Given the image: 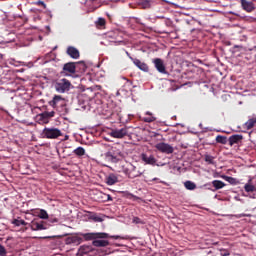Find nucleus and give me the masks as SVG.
<instances>
[{"label":"nucleus","mask_w":256,"mask_h":256,"mask_svg":"<svg viewBox=\"0 0 256 256\" xmlns=\"http://www.w3.org/2000/svg\"><path fill=\"white\" fill-rule=\"evenodd\" d=\"M87 70V66L84 62H67L65 64V76L67 77L71 73L72 75H75V73H85Z\"/></svg>","instance_id":"nucleus-1"},{"label":"nucleus","mask_w":256,"mask_h":256,"mask_svg":"<svg viewBox=\"0 0 256 256\" xmlns=\"http://www.w3.org/2000/svg\"><path fill=\"white\" fill-rule=\"evenodd\" d=\"M123 173L128 179H136V177H141L143 172L137 170V167L133 164H127L126 167H123Z\"/></svg>","instance_id":"nucleus-2"},{"label":"nucleus","mask_w":256,"mask_h":256,"mask_svg":"<svg viewBox=\"0 0 256 256\" xmlns=\"http://www.w3.org/2000/svg\"><path fill=\"white\" fill-rule=\"evenodd\" d=\"M85 241H93V239H121V236H109L107 233H85L82 234Z\"/></svg>","instance_id":"nucleus-3"},{"label":"nucleus","mask_w":256,"mask_h":256,"mask_svg":"<svg viewBox=\"0 0 256 256\" xmlns=\"http://www.w3.org/2000/svg\"><path fill=\"white\" fill-rule=\"evenodd\" d=\"M109 135L113 137V139H125V137H129V128L126 126L122 128H112Z\"/></svg>","instance_id":"nucleus-4"},{"label":"nucleus","mask_w":256,"mask_h":256,"mask_svg":"<svg viewBox=\"0 0 256 256\" xmlns=\"http://www.w3.org/2000/svg\"><path fill=\"white\" fill-rule=\"evenodd\" d=\"M53 117H55V111H45L36 116V121L39 123V125H47V123H49Z\"/></svg>","instance_id":"nucleus-5"},{"label":"nucleus","mask_w":256,"mask_h":256,"mask_svg":"<svg viewBox=\"0 0 256 256\" xmlns=\"http://www.w3.org/2000/svg\"><path fill=\"white\" fill-rule=\"evenodd\" d=\"M140 159L145 165H151L152 167L157 165V158H155V155L151 152L142 153Z\"/></svg>","instance_id":"nucleus-6"},{"label":"nucleus","mask_w":256,"mask_h":256,"mask_svg":"<svg viewBox=\"0 0 256 256\" xmlns=\"http://www.w3.org/2000/svg\"><path fill=\"white\" fill-rule=\"evenodd\" d=\"M155 149H157V151H159L160 153H165L166 155H171V153L175 151L173 146L165 142H160L156 144Z\"/></svg>","instance_id":"nucleus-7"},{"label":"nucleus","mask_w":256,"mask_h":256,"mask_svg":"<svg viewBox=\"0 0 256 256\" xmlns=\"http://www.w3.org/2000/svg\"><path fill=\"white\" fill-rule=\"evenodd\" d=\"M43 135L46 139H57V137H61V130L57 128H45L43 130Z\"/></svg>","instance_id":"nucleus-8"},{"label":"nucleus","mask_w":256,"mask_h":256,"mask_svg":"<svg viewBox=\"0 0 256 256\" xmlns=\"http://www.w3.org/2000/svg\"><path fill=\"white\" fill-rule=\"evenodd\" d=\"M29 227L32 229V231H45L46 229H49V225L45 221H32L29 224Z\"/></svg>","instance_id":"nucleus-9"},{"label":"nucleus","mask_w":256,"mask_h":256,"mask_svg":"<svg viewBox=\"0 0 256 256\" xmlns=\"http://www.w3.org/2000/svg\"><path fill=\"white\" fill-rule=\"evenodd\" d=\"M152 63L154 64L155 69L158 71V73H161L162 75H167V68L165 67V63L161 58L153 59Z\"/></svg>","instance_id":"nucleus-10"},{"label":"nucleus","mask_w":256,"mask_h":256,"mask_svg":"<svg viewBox=\"0 0 256 256\" xmlns=\"http://www.w3.org/2000/svg\"><path fill=\"white\" fill-rule=\"evenodd\" d=\"M93 97H95V93L91 88L83 90L79 95V99H82L84 103H89Z\"/></svg>","instance_id":"nucleus-11"},{"label":"nucleus","mask_w":256,"mask_h":256,"mask_svg":"<svg viewBox=\"0 0 256 256\" xmlns=\"http://www.w3.org/2000/svg\"><path fill=\"white\" fill-rule=\"evenodd\" d=\"M131 60L133 61L134 65L137 66L138 69H140V71H144V73H149V65H147V63L141 62V60L137 58H131Z\"/></svg>","instance_id":"nucleus-12"},{"label":"nucleus","mask_w":256,"mask_h":256,"mask_svg":"<svg viewBox=\"0 0 256 256\" xmlns=\"http://www.w3.org/2000/svg\"><path fill=\"white\" fill-rule=\"evenodd\" d=\"M66 53L68 57H71V59H79V57H81L79 50L73 46H69Z\"/></svg>","instance_id":"nucleus-13"},{"label":"nucleus","mask_w":256,"mask_h":256,"mask_svg":"<svg viewBox=\"0 0 256 256\" xmlns=\"http://www.w3.org/2000/svg\"><path fill=\"white\" fill-rule=\"evenodd\" d=\"M241 141H243V135L241 134H234L228 138L230 147H233V145H239Z\"/></svg>","instance_id":"nucleus-14"},{"label":"nucleus","mask_w":256,"mask_h":256,"mask_svg":"<svg viewBox=\"0 0 256 256\" xmlns=\"http://www.w3.org/2000/svg\"><path fill=\"white\" fill-rule=\"evenodd\" d=\"M242 9L244 11H247V13H251L252 11H255V4L251 1L247 0H241Z\"/></svg>","instance_id":"nucleus-15"},{"label":"nucleus","mask_w":256,"mask_h":256,"mask_svg":"<svg viewBox=\"0 0 256 256\" xmlns=\"http://www.w3.org/2000/svg\"><path fill=\"white\" fill-rule=\"evenodd\" d=\"M50 105L52 107H59L65 105V99L59 95H55L53 100L50 101Z\"/></svg>","instance_id":"nucleus-16"},{"label":"nucleus","mask_w":256,"mask_h":256,"mask_svg":"<svg viewBox=\"0 0 256 256\" xmlns=\"http://www.w3.org/2000/svg\"><path fill=\"white\" fill-rule=\"evenodd\" d=\"M81 241H82V239L79 238L78 236H68L65 239V244L66 245H71V244L80 245Z\"/></svg>","instance_id":"nucleus-17"},{"label":"nucleus","mask_w":256,"mask_h":256,"mask_svg":"<svg viewBox=\"0 0 256 256\" xmlns=\"http://www.w3.org/2000/svg\"><path fill=\"white\" fill-rule=\"evenodd\" d=\"M71 153H75L77 157H83L85 155V148L84 147H78L76 149H73L72 151L66 152V155L68 157H71Z\"/></svg>","instance_id":"nucleus-18"},{"label":"nucleus","mask_w":256,"mask_h":256,"mask_svg":"<svg viewBox=\"0 0 256 256\" xmlns=\"http://www.w3.org/2000/svg\"><path fill=\"white\" fill-rule=\"evenodd\" d=\"M104 159L105 161H107L108 163H119V158H116L111 152L110 150L106 153H104Z\"/></svg>","instance_id":"nucleus-19"},{"label":"nucleus","mask_w":256,"mask_h":256,"mask_svg":"<svg viewBox=\"0 0 256 256\" xmlns=\"http://www.w3.org/2000/svg\"><path fill=\"white\" fill-rule=\"evenodd\" d=\"M107 185H115V183H119V178L117 175L111 173L106 177Z\"/></svg>","instance_id":"nucleus-20"},{"label":"nucleus","mask_w":256,"mask_h":256,"mask_svg":"<svg viewBox=\"0 0 256 256\" xmlns=\"http://www.w3.org/2000/svg\"><path fill=\"white\" fill-rule=\"evenodd\" d=\"M55 89L57 93H65V78L55 83Z\"/></svg>","instance_id":"nucleus-21"},{"label":"nucleus","mask_w":256,"mask_h":256,"mask_svg":"<svg viewBox=\"0 0 256 256\" xmlns=\"http://www.w3.org/2000/svg\"><path fill=\"white\" fill-rule=\"evenodd\" d=\"M145 115L146 116L142 118V121H144V123H153L154 121H157V118L153 116V113L147 111Z\"/></svg>","instance_id":"nucleus-22"},{"label":"nucleus","mask_w":256,"mask_h":256,"mask_svg":"<svg viewBox=\"0 0 256 256\" xmlns=\"http://www.w3.org/2000/svg\"><path fill=\"white\" fill-rule=\"evenodd\" d=\"M255 125H256V118H250L247 122H245L244 127L249 131L250 129H253Z\"/></svg>","instance_id":"nucleus-23"},{"label":"nucleus","mask_w":256,"mask_h":256,"mask_svg":"<svg viewBox=\"0 0 256 256\" xmlns=\"http://www.w3.org/2000/svg\"><path fill=\"white\" fill-rule=\"evenodd\" d=\"M117 159H119V157H123V152L117 148V146H113L110 150H109Z\"/></svg>","instance_id":"nucleus-24"},{"label":"nucleus","mask_w":256,"mask_h":256,"mask_svg":"<svg viewBox=\"0 0 256 256\" xmlns=\"http://www.w3.org/2000/svg\"><path fill=\"white\" fill-rule=\"evenodd\" d=\"M89 251H91V247L89 246H81L78 250V253H76L77 256H83V255H87V253H89Z\"/></svg>","instance_id":"nucleus-25"},{"label":"nucleus","mask_w":256,"mask_h":256,"mask_svg":"<svg viewBox=\"0 0 256 256\" xmlns=\"http://www.w3.org/2000/svg\"><path fill=\"white\" fill-rule=\"evenodd\" d=\"M212 185L216 189V191H219V189H223V187H225L224 182L221 180H213Z\"/></svg>","instance_id":"nucleus-26"},{"label":"nucleus","mask_w":256,"mask_h":256,"mask_svg":"<svg viewBox=\"0 0 256 256\" xmlns=\"http://www.w3.org/2000/svg\"><path fill=\"white\" fill-rule=\"evenodd\" d=\"M93 245H94V247H107V245H109V241H107V240H94Z\"/></svg>","instance_id":"nucleus-27"},{"label":"nucleus","mask_w":256,"mask_h":256,"mask_svg":"<svg viewBox=\"0 0 256 256\" xmlns=\"http://www.w3.org/2000/svg\"><path fill=\"white\" fill-rule=\"evenodd\" d=\"M184 187L188 190V191H194V189H197V185L195 184V182H191V181H186L184 183Z\"/></svg>","instance_id":"nucleus-28"},{"label":"nucleus","mask_w":256,"mask_h":256,"mask_svg":"<svg viewBox=\"0 0 256 256\" xmlns=\"http://www.w3.org/2000/svg\"><path fill=\"white\" fill-rule=\"evenodd\" d=\"M228 141L229 140L227 139V136H221V135L216 136V143H220V145H227Z\"/></svg>","instance_id":"nucleus-29"},{"label":"nucleus","mask_w":256,"mask_h":256,"mask_svg":"<svg viewBox=\"0 0 256 256\" xmlns=\"http://www.w3.org/2000/svg\"><path fill=\"white\" fill-rule=\"evenodd\" d=\"M244 191H246V193H253L256 191V188L253 184L247 183L244 185Z\"/></svg>","instance_id":"nucleus-30"},{"label":"nucleus","mask_w":256,"mask_h":256,"mask_svg":"<svg viewBox=\"0 0 256 256\" xmlns=\"http://www.w3.org/2000/svg\"><path fill=\"white\" fill-rule=\"evenodd\" d=\"M12 225H15L16 227H21V225H27V222H25V220H22V219H14L12 221Z\"/></svg>","instance_id":"nucleus-31"},{"label":"nucleus","mask_w":256,"mask_h":256,"mask_svg":"<svg viewBox=\"0 0 256 256\" xmlns=\"http://www.w3.org/2000/svg\"><path fill=\"white\" fill-rule=\"evenodd\" d=\"M106 23L107 22L105 21V18H98V20L96 21V27H98V29H101L105 27Z\"/></svg>","instance_id":"nucleus-32"},{"label":"nucleus","mask_w":256,"mask_h":256,"mask_svg":"<svg viewBox=\"0 0 256 256\" xmlns=\"http://www.w3.org/2000/svg\"><path fill=\"white\" fill-rule=\"evenodd\" d=\"M206 163H209V165H213L215 162H214V157L211 156V155H205L204 157Z\"/></svg>","instance_id":"nucleus-33"},{"label":"nucleus","mask_w":256,"mask_h":256,"mask_svg":"<svg viewBox=\"0 0 256 256\" xmlns=\"http://www.w3.org/2000/svg\"><path fill=\"white\" fill-rule=\"evenodd\" d=\"M132 223H135L136 225H145V222L139 217H134Z\"/></svg>","instance_id":"nucleus-34"},{"label":"nucleus","mask_w":256,"mask_h":256,"mask_svg":"<svg viewBox=\"0 0 256 256\" xmlns=\"http://www.w3.org/2000/svg\"><path fill=\"white\" fill-rule=\"evenodd\" d=\"M90 219H92V221H95V223H101V222H103V218H101V217H99V216H97V215H92V216L90 217Z\"/></svg>","instance_id":"nucleus-35"},{"label":"nucleus","mask_w":256,"mask_h":256,"mask_svg":"<svg viewBox=\"0 0 256 256\" xmlns=\"http://www.w3.org/2000/svg\"><path fill=\"white\" fill-rule=\"evenodd\" d=\"M39 217H40V219H47L49 217V214H47V211L41 210Z\"/></svg>","instance_id":"nucleus-36"},{"label":"nucleus","mask_w":256,"mask_h":256,"mask_svg":"<svg viewBox=\"0 0 256 256\" xmlns=\"http://www.w3.org/2000/svg\"><path fill=\"white\" fill-rule=\"evenodd\" d=\"M223 179H225L226 181H228V183H231V185H233L235 183V178L231 177V176H222Z\"/></svg>","instance_id":"nucleus-37"},{"label":"nucleus","mask_w":256,"mask_h":256,"mask_svg":"<svg viewBox=\"0 0 256 256\" xmlns=\"http://www.w3.org/2000/svg\"><path fill=\"white\" fill-rule=\"evenodd\" d=\"M0 256H7V249H5L4 246L1 244H0Z\"/></svg>","instance_id":"nucleus-38"},{"label":"nucleus","mask_w":256,"mask_h":256,"mask_svg":"<svg viewBox=\"0 0 256 256\" xmlns=\"http://www.w3.org/2000/svg\"><path fill=\"white\" fill-rule=\"evenodd\" d=\"M69 89H73V85H71L69 80H65V91H69Z\"/></svg>","instance_id":"nucleus-39"},{"label":"nucleus","mask_w":256,"mask_h":256,"mask_svg":"<svg viewBox=\"0 0 256 256\" xmlns=\"http://www.w3.org/2000/svg\"><path fill=\"white\" fill-rule=\"evenodd\" d=\"M66 177H75V172L73 170H69L68 173H65Z\"/></svg>","instance_id":"nucleus-40"},{"label":"nucleus","mask_w":256,"mask_h":256,"mask_svg":"<svg viewBox=\"0 0 256 256\" xmlns=\"http://www.w3.org/2000/svg\"><path fill=\"white\" fill-rule=\"evenodd\" d=\"M221 256H229V250H220Z\"/></svg>","instance_id":"nucleus-41"},{"label":"nucleus","mask_w":256,"mask_h":256,"mask_svg":"<svg viewBox=\"0 0 256 256\" xmlns=\"http://www.w3.org/2000/svg\"><path fill=\"white\" fill-rule=\"evenodd\" d=\"M104 197L106 198L107 201H113V198L109 194H104Z\"/></svg>","instance_id":"nucleus-42"},{"label":"nucleus","mask_w":256,"mask_h":256,"mask_svg":"<svg viewBox=\"0 0 256 256\" xmlns=\"http://www.w3.org/2000/svg\"><path fill=\"white\" fill-rule=\"evenodd\" d=\"M37 5H41L42 7H44V9L47 7V6L45 5V2H43V1H38V2H37Z\"/></svg>","instance_id":"nucleus-43"},{"label":"nucleus","mask_w":256,"mask_h":256,"mask_svg":"<svg viewBox=\"0 0 256 256\" xmlns=\"http://www.w3.org/2000/svg\"><path fill=\"white\" fill-rule=\"evenodd\" d=\"M152 181H159V178H153Z\"/></svg>","instance_id":"nucleus-44"},{"label":"nucleus","mask_w":256,"mask_h":256,"mask_svg":"<svg viewBox=\"0 0 256 256\" xmlns=\"http://www.w3.org/2000/svg\"><path fill=\"white\" fill-rule=\"evenodd\" d=\"M67 139H69V136H68V135H65V140L67 141Z\"/></svg>","instance_id":"nucleus-45"},{"label":"nucleus","mask_w":256,"mask_h":256,"mask_svg":"<svg viewBox=\"0 0 256 256\" xmlns=\"http://www.w3.org/2000/svg\"><path fill=\"white\" fill-rule=\"evenodd\" d=\"M65 149H71V147L70 146H66Z\"/></svg>","instance_id":"nucleus-46"},{"label":"nucleus","mask_w":256,"mask_h":256,"mask_svg":"<svg viewBox=\"0 0 256 256\" xmlns=\"http://www.w3.org/2000/svg\"><path fill=\"white\" fill-rule=\"evenodd\" d=\"M65 171H69V168H65Z\"/></svg>","instance_id":"nucleus-47"},{"label":"nucleus","mask_w":256,"mask_h":256,"mask_svg":"<svg viewBox=\"0 0 256 256\" xmlns=\"http://www.w3.org/2000/svg\"><path fill=\"white\" fill-rule=\"evenodd\" d=\"M63 71H65V66H63Z\"/></svg>","instance_id":"nucleus-48"},{"label":"nucleus","mask_w":256,"mask_h":256,"mask_svg":"<svg viewBox=\"0 0 256 256\" xmlns=\"http://www.w3.org/2000/svg\"><path fill=\"white\" fill-rule=\"evenodd\" d=\"M159 183H165V182H163V181H159Z\"/></svg>","instance_id":"nucleus-49"},{"label":"nucleus","mask_w":256,"mask_h":256,"mask_svg":"<svg viewBox=\"0 0 256 256\" xmlns=\"http://www.w3.org/2000/svg\"><path fill=\"white\" fill-rule=\"evenodd\" d=\"M67 165H68V167L71 166V164H69V163Z\"/></svg>","instance_id":"nucleus-50"},{"label":"nucleus","mask_w":256,"mask_h":256,"mask_svg":"<svg viewBox=\"0 0 256 256\" xmlns=\"http://www.w3.org/2000/svg\"><path fill=\"white\" fill-rule=\"evenodd\" d=\"M252 1H254L256 3V0H252Z\"/></svg>","instance_id":"nucleus-51"}]
</instances>
